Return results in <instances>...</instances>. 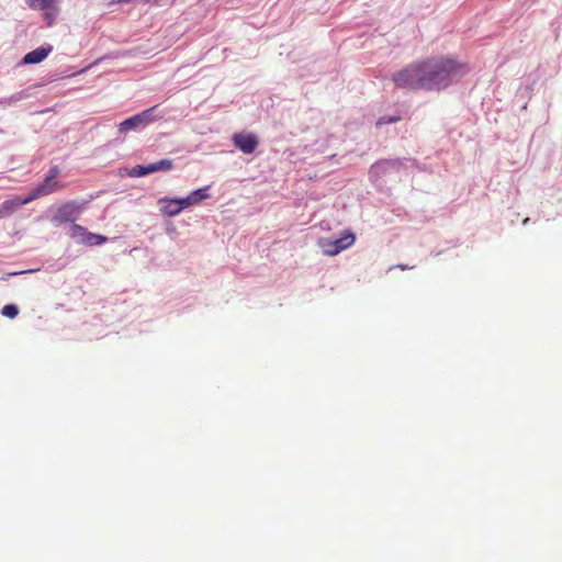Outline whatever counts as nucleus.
Wrapping results in <instances>:
<instances>
[{
    "instance_id": "3",
    "label": "nucleus",
    "mask_w": 562,
    "mask_h": 562,
    "mask_svg": "<svg viewBox=\"0 0 562 562\" xmlns=\"http://www.w3.org/2000/svg\"><path fill=\"white\" fill-rule=\"evenodd\" d=\"M81 213V206L76 202H68L61 205L55 215L52 217V222L55 225L63 223H74Z\"/></svg>"
},
{
    "instance_id": "4",
    "label": "nucleus",
    "mask_w": 562,
    "mask_h": 562,
    "mask_svg": "<svg viewBox=\"0 0 562 562\" xmlns=\"http://www.w3.org/2000/svg\"><path fill=\"white\" fill-rule=\"evenodd\" d=\"M233 144L244 154L250 155L255 153L259 145V138L252 133H235L232 136Z\"/></svg>"
},
{
    "instance_id": "16",
    "label": "nucleus",
    "mask_w": 562,
    "mask_h": 562,
    "mask_svg": "<svg viewBox=\"0 0 562 562\" xmlns=\"http://www.w3.org/2000/svg\"><path fill=\"white\" fill-rule=\"evenodd\" d=\"M1 314L9 318H14L19 314V308L14 304H7L2 307Z\"/></svg>"
},
{
    "instance_id": "25",
    "label": "nucleus",
    "mask_w": 562,
    "mask_h": 562,
    "mask_svg": "<svg viewBox=\"0 0 562 562\" xmlns=\"http://www.w3.org/2000/svg\"><path fill=\"white\" fill-rule=\"evenodd\" d=\"M398 267H400L402 270L407 269V267H406V266H404V265H400Z\"/></svg>"
},
{
    "instance_id": "10",
    "label": "nucleus",
    "mask_w": 562,
    "mask_h": 562,
    "mask_svg": "<svg viewBox=\"0 0 562 562\" xmlns=\"http://www.w3.org/2000/svg\"><path fill=\"white\" fill-rule=\"evenodd\" d=\"M173 162L171 159H161L159 161L146 165L148 175L159 171H169L171 170Z\"/></svg>"
},
{
    "instance_id": "21",
    "label": "nucleus",
    "mask_w": 562,
    "mask_h": 562,
    "mask_svg": "<svg viewBox=\"0 0 562 562\" xmlns=\"http://www.w3.org/2000/svg\"><path fill=\"white\" fill-rule=\"evenodd\" d=\"M397 120L398 119L395 117V116L381 117V119L378 120L376 125H383V124L393 123V122H396Z\"/></svg>"
},
{
    "instance_id": "9",
    "label": "nucleus",
    "mask_w": 562,
    "mask_h": 562,
    "mask_svg": "<svg viewBox=\"0 0 562 562\" xmlns=\"http://www.w3.org/2000/svg\"><path fill=\"white\" fill-rule=\"evenodd\" d=\"M52 49L50 45L37 47L23 57V64H38L48 56Z\"/></svg>"
},
{
    "instance_id": "11",
    "label": "nucleus",
    "mask_w": 562,
    "mask_h": 562,
    "mask_svg": "<svg viewBox=\"0 0 562 562\" xmlns=\"http://www.w3.org/2000/svg\"><path fill=\"white\" fill-rule=\"evenodd\" d=\"M145 127V125L142 122V119L138 116V114L126 119L120 124V132H128L132 130Z\"/></svg>"
},
{
    "instance_id": "12",
    "label": "nucleus",
    "mask_w": 562,
    "mask_h": 562,
    "mask_svg": "<svg viewBox=\"0 0 562 562\" xmlns=\"http://www.w3.org/2000/svg\"><path fill=\"white\" fill-rule=\"evenodd\" d=\"M106 240H108V238L105 236H103V235L86 232L85 237H83L81 244L90 245V246L102 245Z\"/></svg>"
},
{
    "instance_id": "7",
    "label": "nucleus",
    "mask_w": 562,
    "mask_h": 562,
    "mask_svg": "<svg viewBox=\"0 0 562 562\" xmlns=\"http://www.w3.org/2000/svg\"><path fill=\"white\" fill-rule=\"evenodd\" d=\"M158 205L160 212L168 217H175L183 211L178 198H161L158 200Z\"/></svg>"
},
{
    "instance_id": "2",
    "label": "nucleus",
    "mask_w": 562,
    "mask_h": 562,
    "mask_svg": "<svg viewBox=\"0 0 562 562\" xmlns=\"http://www.w3.org/2000/svg\"><path fill=\"white\" fill-rule=\"evenodd\" d=\"M356 237L352 233L347 232L344 236L337 239L322 238L318 241L323 252L327 256H336L340 251L353 245Z\"/></svg>"
},
{
    "instance_id": "8",
    "label": "nucleus",
    "mask_w": 562,
    "mask_h": 562,
    "mask_svg": "<svg viewBox=\"0 0 562 562\" xmlns=\"http://www.w3.org/2000/svg\"><path fill=\"white\" fill-rule=\"evenodd\" d=\"M209 187H203L198 190L192 191L186 198H178L181 204L182 210L188 209L190 206L198 205L201 201L209 198Z\"/></svg>"
},
{
    "instance_id": "23",
    "label": "nucleus",
    "mask_w": 562,
    "mask_h": 562,
    "mask_svg": "<svg viewBox=\"0 0 562 562\" xmlns=\"http://www.w3.org/2000/svg\"><path fill=\"white\" fill-rule=\"evenodd\" d=\"M402 166H387V175L398 172Z\"/></svg>"
},
{
    "instance_id": "14",
    "label": "nucleus",
    "mask_w": 562,
    "mask_h": 562,
    "mask_svg": "<svg viewBox=\"0 0 562 562\" xmlns=\"http://www.w3.org/2000/svg\"><path fill=\"white\" fill-rule=\"evenodd\" d=\"M86 232H87V229L85 227H82L81 225L72 224L68 231V235L72 239H75L77 243L81 244Z\"/></svg>"
},
{
    "instance_id": "17",
    "label": "nucleus",
    "mask_w": 562,
    "mask_h": 562,
    "mask_svg": "<svg viewBox=\"0 0 562 562\" xmlns=\"http://www.w3.org/2000/svg\"><path fill=\"white\" fill-rule=\"evenodd\" d=\"M11 200L4 201L0 206V218L13 213L16 209Z\"/></svg>"
},
{
    "instance_id": "24",
    "label": "nucleus",
    "mask_w": 562,
    "mask_h": 562,
    "mask_svg": "<svg viewBox=\"0 0 562 562\" xmlns=\"http://www.w3.org/2000/svg\"><path fill=\"white\" fill-rule=\"evenodd\" d=\"M35 270H27V271H20V272H13V273H10L9 276H16V274H21V273H25V272H34Z\"/></svg>"
},
{
    "instance_id": "1",
    "label": "nucleus",
    "mask_w": 562,
    "mask_h": 562,
    "mask_svg": "<svg viewBox=\"0 0 562 562\" xmlns=\"http://www.w3.org/2000/svg\"><path fill=\"white\" fill-rule=\"evenodd\" d=\"M467 72V66L456 59L434 57L408 65L395 72L392 79L398 88L441 90L460 80Z\"/></svg>"
},
{
    "instance_id": "20",
    "label": "nucleus",
    "mask_w": 562,
    "mask_h": 562,
    "mask_svg": "<svg viewBox=\"0 0 562 562\" xmlns=\"http://www.w3.org/2000/svg\"><path fill=\"white\" fill-rule=\"evenodd\" d=\"M34 201V199H31V193L24 198V199H21V198H14V199H11V202H14L13 205L15 209L24 205V204H27L30 202Z\"/></svg>"
},
{
    "instance_id": "6",
    "label": "nucleus",
    "mask_w": 562,
    "mask_h": 562,
    "mask_svg": "<svg viewBox=\"0 0 562 562\" xmlns=\"http://www.w3.org/2000/svg\"><path fill=\"white\" fill-rule=\"evenodd\" d=\"M63 186L59 182L46 177L43 183L38 184L31 191V199L36 200L41 196L58 191Z\"/></svg>"
},
{
    "instance_id": "19",
    "label": "nucleus",
    "mask_w": 562,
    "mask_h": 562,
    "mask_svg": "<svg viewBox=\"0 0 562 562\" xmlns=\"http://www.w3.org/2000/svg\"><path fill=\"white\" fill-rule=\"evenodd\" d=\"M128 175L131 177H144V176H147L148 175L147 167L146 166H142V165H137V166L133 167L128 171Z\"/></svg>"
},
{
    "instance_id": "15",
    "label": "nucleus",
    "mask_w": 562,
    "mask_h": 562,
    "mask_svg": "<svg viewBox=\"0 0 562 562\" xmlns=\"http://www.w3.org/2000/svg\"><path fill=\"white\" fill-rule=\"evenodd\" d=\"M155 109L156 108L154 106V108L143 111L142 113H138V116L142 119V122L145 126L155 120V115H154Z\"/></svg>"
},
{
    "instance_id": "13",
    "label": "nucleus",
    "mask_w": 562,
    "mask_h": 562,
    "mask_svg": "<svg viewBox=\"0 0 562 562\" xmlns=\"http://www.w3.org/2000/svg\"><path fill=\"white\" fill-rule=\"evenodd\" d=\"M26 3L34 10H48L53 8L55 0H27Z\"/></svg>"
},
{
    "instance_id": "5",
    "label": "nucleus",
    "mask_w": 562,
    "mask_h": 562,
    "mask_svg": "<svg viewBox=\"0 0 562 562\" xmlns=\"http://www.w3.org/2000/svg\"><path fill=\"white\" fill-rule=\"evenodd\" d=\"M403 166V161L400 159H386L375 162L369 171L370 179L378 181L384 176H387V166Z\"/></svg>"
},
{
    "instance_id": "22",
    "label": "nucleus",
    "mask_w": 562,
    "mask_h": 562,
    "mask_svg": "<svg viewBox=\"0 0 562 562\" xmlns=\"http://www.w3.org/2000/svg\"><path fill=\"white\" fill-rule=\"evenodd\" d=\"M58 175H59V169L57 167H53V168H50V170L46 177L52 178V180H55Z\"/></svg>"
},
{
    "instance_id": "18",
    "label": "nucleus",
    "mask_w": 562,
    "mask_h": 562,
    "mask_svg": "<svg viewBox=\"0 0 562 562\" xmlns=\"http://www.w3.org/2000/svg\"><path fill=\"white\" fill-rule=\"evenodd\" d=\"M24 98V94L22 92L11 95L8 99L0 100V105L9 106L12 105L19 101H21Z\"/></svg>"
}]
</instances>
